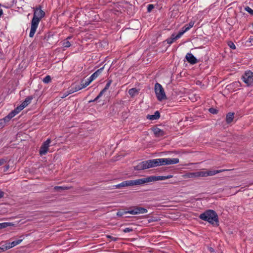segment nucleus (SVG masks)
Wrapping results in <instances>:
<instances>
[{
    "label": "nucleus",
    "mask_w": 253,
    "mask_h": 253,
    "mask_svg": "<svg viewBox=\"0 0 253 253\" xmlns=\"http://www.w3.org/2000/svg\"><path fill=\"white\" fill-rule=\"evenodd\" d=\"M172 175H168L167 176H150L148 177L138 179L136 180H126L122 183L116 185L115 186L117 188H120L123 187L142 185L146 183L156 181L158 180H164L166 179L172 178Z\"/></svg>",
    "instance_id": "1"
},
{
    "label": "nucleus",
    "mask_w": 253,
    "mask_h": 253,
    "mask_svg": "<svg viewBox=\"0 0 253 253\" xmlns=\"http://www.w3.org/2000/svg\"><path fill=\"white\" fill-rule=\"evenodd\" d=\"M44 15L45 12L40 7H36L35 9L33 17L31 21V30L29 34L30 37H33L40 20L44 17Z\"/></svg>",
    "instance_id": "2"
},
{
    "label": "nucleus",
    "mask_w": 253,
    "mask_h": 253,
    "mask_svg": "<svg viewBox=\"0 0 253 253\" xmlns=\"http://www.w3.org/2000/svg\"><path fill=\"white\" fill-rule=\"evenodd\" d=\"M199 218L204 221H208L212 225L214 224L216 225H219L218 215L213 210H208L206 211L199 215Z\"/></svg>",
    "instance_id": "3"
},
{
    "label": "nucleus",
    "mask_w": 253,
    "mask_h": 253,
    "mask_svg": "<svg viewBox=\"0 0 253 253\" xmlns=\"http://www.w3.org/2000/svg\"><path fill=\"white\" fill-rule=\"evenodd\" d=\"M154 166H160L176 164L179 163L178 158H159L153 159Z\"/></svg>",
    "instance_id": "4"
},
{
    "label": "nucleus",
    "mask_w": 253,
    "mask_h": 253,
    "mask_svg": "<svg viewBox=\"0 0 253 253\" xmlns=\"http://www.w3.org/2000/svg\"><path fill=\"white\" fill-rule=\"evenodd\" d=\"M155 167L153 159L144 161L139 163L134 169L136 170H141Z\"/></svg>",
    "instance_id": "5"
},
{
    "label": "nucleus",
    "mask_w": 253,
    "mask_h": 253,
    "mask_svg": "<svg viewBox=\"0 0 253 253\" xmlns=\"http://www.w3.org/2000/svg\"><path fill=\"white\" fill-rule=\"evenodd\" d=\"M155 91L156 96L159 101L166 99V95L164 89L162 86L159 83H156L155 85Z\"/></svg>",
    "instance_id": "6"
},
{
    "label": "nucleus",
    "mask_w": 253,
    "mask_h": 253,
    "mask_svg": "<svg viewBox=\"0 0 253 253\" xmlns=\"http://www.w3.org/2000/svg\"><path fill=\"white\" fill-rule=\"evenodd\" d=\"M242 79L247 86L253 85V72L251 71L246 72L242 76Z\"/></svg>",
    "instance_id": "7"
},
{
    "label": "nucleus",
    "mask_w": 253,
    "mask_h": 253,
    "mask_svg": "<svg viewBox=\"0 0 253 253\" xmlns=\"http://www.w3.org/2000/svg\"><path fill=\"white\" fill-rule=\"evenodd\" d=\"M50 142L51 140L48 138L42 143L39 151L41 156L44 155L47 153Z\"/></svg>",
    "instance_id": "8"
},
{
    "label": "nucleus",
    "mask_w": 253,
    "mask_h": 253,
    "mask_svg": "<svg viewBox=\"0 0 253 253\" xmlns=\"http://www.w3.org/2000/svg\"><path fill=\"white\" fill-rule=\"evenodd\" d=\"M146 209L139 207H134L132 210L128 211V212L131 214H137L147 212Z\"/></svg>",
    "instance_id": "9"
},
{
    "label": "nucleus",
    "mask_w": 253,
    "mask_h": 253,
    "mask_svg": "<svg viewBox=\"0 0 253 253\" xmlns=\"http://www.w3.org/2000/svg\"><path fill=\"white\" fill-rule=\"evenodd\" d=\"M228 170V169H220V170H208V171H203L204 176H212L217 173L221 172L224 171Z\"/></svg>",
    "instance_id": "10"
},
{
    "label": "nucleus",
    "mask_w": 253,
    "mask_h": 253,
    "mask_svg": "<svg viewBox=\"0 0 253 253\" xmlns=\"http://www.w3.org/2000/svg\"><path fill=\"white\" fill-rule=\"evenodd\" d=\"M185 58L191 64H194L197 62V59L192 53H188L186 55Z\"/></svg>",
    "instance_id": "11"
},
{
    "label": "nucleus",
    "mask_w": 253,
    "mask_h": 253,
    "mask_svg": "<svg viewBox=\"0 0 253 253\" xmlns=\"http://www.w3.org/2000/svg\"><path fill=\"white\" fill-rule=\"evenodd\" d=\"M182 36L181 34L179 32V33L177 34V35H176V36L173 34L171 35V37L170 38H169L166 41L167 42V43L170 44H171L172 43H173V42L176 40L177 39H179V38L181 37V36Z\"/></svg>",
    "instance_id": "12"
},
{
    "label": "nucleus",
    "mask_w": 253,
    "mask_h": 253,
    "mask_svg": "<svg viewBox=\"0 0 253 253\" xmlns=\"http://www.w3.org/2000/svg\"><path fill=\"white\" fill-rule=\"evenodd\" d=\"M194 21H190L188 24H186L181 29L179 32L182 35L185 32L188 31L191 28H192L194 24Z\"/></svg>",
    "instance_id": "13"
},
{
    "label": "nucleus",
    "mask_w": 253,
    "mask_h": 253,
    "mask_svg": "<svg viewBox=\"0 0 253 253\" xmlns=\"http://www.w3.org/2000/svg\"><path fill=\"white\" fill-rule=\"evenodd\" d=\"M152 130L156 137H160L165 134V132L160 128L155 127L153 128Z\"/></svg>",
    "instance_id": "14"
},
{
    "label": "nucleus",
    "mask_w": 253,
    "mask_h": 253,
    "mask_svg": "<svg viewBox=\"0 0 253 253\" xmlns=\"http://www.w3.org/2000/svg\"><path fill=\"white\" fill-rule=\"evenodd\" d=\"M160 117V114L159 111H157L155 112L154 115H148L146 117L147 119L150 120H155L159 119Z\"/></svg>",
    "instance_id": "15"
},
{
    "label": "nucleus",
    "mask_w": 253,
    "mask_h": 253,
    "mask_svg": "<svg viewBox=\"0 0 253 253\" xmlns=\"http://www.w3.org/2000/svg\"><path fill=\"white\" fill-rule=\"evenodd\" d=\"M203 171H197L195 172H191L188 174V177L189 178L192 177H203Z\"/></svg>",
    "instance_id": "16"
},
{
    "label": "nucleus",
    "mask_w": 253,
    "mask_h": 253,
    "mask_svg": "<svg viewBox=\"0 0 253 253\" xmlns=\"http://www.w3.org/2000/svg\"><path fill=\"white\" fill-rule=\"evenodd\" d=\"M33 99V97L32 96H29L25 98V100L21 103V105L24 108L27 106H28V104H29L31 103V102Z\"/></svg>",
    "instance_id": "17"
},
{
    "label": "nucleus",
    "mask_w": 253,
    "mask_h": 253,
    "mask_svg": "<svg viewBox=\"0 0 253 253\" xmlns=\"http://www.w3.org/2000/svg\"><path fill=\"white\" fill-rule=\"evenodd\" d=\"M234 118V113L230 112L226 115V121L227 124L231 123Z\"/></svg>",
    "instance_id": "18"
},
{
    "label": "nucleus",
    "mask_w": 253,
    "mask_h": 253,
    "mask_svg": "<svg viewBox=\"0 0 253 253\" xmlns=\"http://www.w3.org/2000/svg\"><path fill=\"white\" fill-rule=\"evenodd\" d=\"M138 93V91L135 88H131L128 90V93L131 97L134 96Z\"/></svg>",
    "instance_id": "19"
},
{
    "label": "nucleus",
    "mask_w": 253,
    "mask_h": 253,
    "mask_svg": "<svg viewBox=\"0 0 253 253\" xmlns=\"http://www.w3.org/2000/svg\"><path fill=\"white\" fill-rule=\"evenodd\" d=\"M92 82V81H91V80L88 78L87 79V80L86 81H85V83H84V81L82 80L81 81V88H85V87H86L87 85H88L90 83Z\"/></svg>",
    "instance_id": "20"
},
{
    "label": "nucleus",
    "mask_w": 253,
    "mask_h": 253,
    "mask_svg": "<svg viewBox=\"0 0 253 253\" xmlns=\"http://www.w3.org/2000/svg\"><path fill=\"white\" fill-rule=\"evenodd\" d=\"M13 225V224L10 222H3L0 223V229L6 228L8 226Z\"/></svg>",
    "instance_id": "21"
},
{
    "label": "nucleus",
    "mask_w": 253,
    "mask_h": 253,
    "mask_svg": "<svg viewBox=\"0 0 253 253\" xmlns=\"http://www.w3.org/2000/svg\"><path fill=\"white\" fill-rule=\"evenodd\" d=\"M54 189L55 191H59L60 190H64L69 189V188L67 187H63V186H55Z\"/></svg>",
    "instance_id": "22"
},
{
    "label": "nucleus",
    "mask_w": 253,
    "mask_h": 253,
    "mask_svg": "<svg viewBox=\"0 0 253 253\" xmlns=\"http://www.w3.org/2000/svg\"><path fill=\"white\" fill-rule=\"evenodd\" d=\"M51 78L50 76L47 75L43 79L42 81L45 84H48L51 82Z\"/></svg>",
    "instance_id": "23"
},
{
    "label": "nucleus",
    "mask_w": 253,
    "mask_h": 253,
    "mask_svg": "<svg viewBox=\"0 0 253 253\" xmlns=\"http://www.w3.org/2000/svg\"><path fill=\"white\" fill-rule=\"evenodd\" d=\"M62 45L64 47H69L71 46V43L68 40H65L63 42Z\"/></svg>",
    "instance_id": "24"
},
{
    "label": "nucleus",
    "mask_w": 253,
    "mask_h": 253,
    "mask_svg": "<svg viewBox=\"0 0 253 253\" xmlns=\"http://www.w3.org/2000/svg\"><path fill=\"white\" fill-rule=\"evenodd\" d=\"M24 109L23 107L21 105H19V106L17 107L14 110V112L18 114L19 113L21 110H22Z\"/></svg>",
    "instance_id": "25"
},
{
    "label": "nucleus",
    "mask_w": 253,
    "mask_h": 253,
    "mask_svg": "<svg viewBox=\"0 0 253 253\" xmlns=\"http://www.w3.org/2000/svg\"><path fill=\"white\" fill-rule=\"evenodd\" d=\"M0 250H1V252H4V251L7 250L6 246H5V245L3 242H2L0 243Z\"/></svg>",
    "instance_id": "26"
},
{
    "label": "nucleus",
    "mask_w": 253,
    "mask_h": 253,
    "mask_svg": "<svg viewBox=\"0 0 253 253\" xmlns=\"http://www.w3.org/2000/svg\"><path fill=\"white\" fill-rule=\"evenodd\" d=\"M209 111L212 114H216L218 112V110L213 108H210Z\"/></svg>",
    "instance_id": "27"
},
{
    "label": "nucleus",
    "mask_w": 253,
    "mask_h": 253,
    "mask_svg": "<svg viewBox=\"0 0 253 253\" xmlns=\"http://www.w3.org/2000/svg\"><path fill=\"white\" fill-rule=\"evenodd\" d=\"M228 46L232 49H236V46L234 44V43L231 42V41H229L228 42Z\"/></svg>",
    "instance_id": "28"
},
{
    "label": "nucleus",
    "mask_w": 253,
    "mask_h": 253,
    "mask_svg": "<svg viewBox=\"0 0 253 253\" xmlns=\"http://www.w3.org/2000/svg\"><path fill=\"white\" fill-rule=\"evenodd\" d=\"M245 10L249 12L250 14L253 15V10L249 6L245 7Z\"/></svg>",
    "instance_id": "29"
},
{
    "label": "nucleus",
    "mask_w": 253,
    "mask_h": 253,
    "mask_svg": "<svg viewBox=\"0 0 253 253\" xmlns=\"http://www.w3.org/2000/svg\"><path fill=\"white\" fill-rule=\"evenodd\" d=\"M128 211H118L117 213V215L118 216H122L125 214L127 213Z\"/></svg>",
    "instance_id": "30"
},
{
    "label": "nucleus",
    "mask_w": 253,
    "mask_h": 253,
    "mask_svg": "<svg viewBox=\"0 0 253 253\" xmlns=\"http://www.w3.org/2000/svg\"><path fill=\"white\" fill-rule=\"evenodd\" d=\"M112 83V80H109L107 82V83L106 84L105 87L103 88L104 89V90H107L109 87H110L111 84Z\"/></svg>",
    "instance_id": "31"
},
{
    "label": "nucleus",
    "mask_w": 253,
    "mask_h": 253,
    "mask_svg": "<svg viewBox=\"0 0 253 253\" xmlns=\"http://www.w3.org/2000/svg\"><path fill=\"white\" fill-rule=\"evenodd\" d=\"M72 87L73 88L75 92H76V91L80 90L83 88H81V85H77L75 87L73 86Z\"/></svg>",
    "instance_id": "32"
},
{
    "label": "nucleus",
    "mask_w": 253,
    "mask_h": 253,
    "mask_svg": "<svg viewBox=\"0 0 253 253\" xmlns=\"http://www.w3.org/2000/svg\"><path fill=\"white\" fill-rule=\"evenodd\" d=\"M16 114H17V113H16L14 110L12 111L8 115V117L10 118V119H12L13 117H14Z\"/></svg>",
    "instance_id": "33"
},
{
    "label": "nucleus",
    "mask_w": 253,
    "mask_h": 253,
    "mask_svg": "<svg viewBox=\"0 0 253 253\" xmlns=\"http://www.w3.org/2000/svg\"><path fill=\"white\" fill-rule=\"evenodd\" d=\"M97 77V73L96 74L95 72L91 75V76L89 78L91 81H93L94 79H95Z\"/></svg>",
    "instance_id": "34"
},
{
    "label": "nucleus",
    "mask_w": 253,
    "mask_h": 253,
    "mask_svg": "<svg viewBox=\"0 0 253 253\" xmlns=\"http://www.w3.org/2000/svg\"><path fill=\"white\" fill-rule=\"evenodd\" d=\"M154 8V6L153 4H149L147 7V11L150 12Z\"/></svg>",
    "instance_id": "35"
},
{
    "label": "nucleus",
    "mask_w": 253,
    "mask_h": 253,
    "mask_svg": "<svg viewBox=\"0 0 253 253\" xmlns=\"http://www.w3.org/2000/svg\"><path fill=\"white\" fill-rule=\"evenodd\" d=\"M104 69V67H102L99 69H98L95 73L97 75V77L102 73L103 70Z\"/></svg>",
    "instance_id": "36"
},
{
    "label": "nucleus",
    "mask_w": 253,
    "mask_h": 253,
    "mask_svg": "<svg viewBox=\"0 0 253 253\" xmlns=\"http://www.w3.org/2000/svg\"><path fill=\"white\" fill-rule=\"evenodd\" d=\"M5 125L4 121H3L2 119L0 120V129L2 128Z\"/></svg>",
    "instance_id": "37"
},
{
    "label": "nucleus",
    "mask_w": 253,
    "mask_h": 253,
    "mask_svg": "<svg viewBox=\"0 0 253 253\" xmlns=\"http://www.w3.org/2000/svg\"><path fill=\"white\" fill-rule=\"evenodd\" d=\"M23 239H24V238L17 240L16 241H14V242L16 246L20 244L21 243V242L23 241Z\"/></svg>",
    "instance_id": "38"
},
{
    "label": "nucleus",
    "mask_w": 253,
    "mask_h": 253,
    "mask_svg": "<svg viewBox=\"0 0 253 253\" xmlns=\"http://www.w3.org/2000/svg\"><path fill=\"white\" fill-rule=\"evenodd\" d=\"M3 242L5 246H6L7 250L10 249V242H8L7 241H5Z\"/></svg>",
    "instance_id": "39"
},
{
    "label": "nucleus",
    "mask_w": 253,
    "mask_h": 253,
    "mask_svg": "<svg viewBox=\"0 0 253 253\" xmlns=\"http://www.w3.org/2000/svg\"><path fill=\"white\" fill-rule=\"evenodd\" d=\"M133 231V229L132 228H126L124 230V232H125V233H127V232H131Z\"/></svg>",
    "instance_id": "40"
},
{
    "label": "nucleus",
    "mask_w": 253,
    "mask_h": 253,
    "mask_svg": "<svg viewBox=\"0 0 253 253\" xmlns=\"http://www.w3.org/2000/svg\"><path fill=\"white\" fill-rule=\"evenodd\" d=\"M3 121H4L5 123L6 124L7 122H9L10 120V118L8 117V116H6L5 117L2 119Z\"/></svg>",
    "instance_id": "41"
},
{
    "label": "nucleus",
    "mask_w": 253,
    "mask_h": 253,
    "mask_svg": "<svg viewBox=\"0 0 253 253\" xmlns=\"http://www.w3.org/2000/svg\"><path fill=\"white\" fill-rule=\"evenodd\" d=\"M6 161L4 159H0V166H1L4 164L6 163Z\"/></svg>",
    "instance_id": "42"
},
{
    "label": "nucleus",
    "mask_w": 253,
    "mask_h": 253,
    "mask_svg": "<svg viewBox=\"0 0 253 253\" xmlns=\"http://www.w3.org/2000/svg\"><path fill=\"white\" fill-rule=\"evenodd\" d=\"M67 92L69 94V95L75 92L74 89L72 87L69 90H68Z\"/></svg>",
    "instance_id": "43"
},
{
    "label": "nucleus",
    "mask_w": 253,
    "mask_h": 253,
    "mask_svg": "<svg viewBox=\"0 0 253 253\" xmlns=\"http://www.w3.org/2000/svg\"><path fill=\"white\" fill-rule=\"evenodd\" d=\"M107 237L108 238H110L112 241H116L118 239L117 238L112 237L110 235H107Z\"/></svg>",
    "instance_id": "44"
},
{
    "label": "nucleus",
    "mask_w": 253,
    "mask_h": 253,
    "mask_svg": "<svg viewBox=\"0 0 253 253\" xmlns=\"http://www.w3.org/2000/svg\"><path fill=\"white\" fill-rule=\"evenodd\" d=\"M100 97V96L97 95L94 99L90 100L89 101V102H95V101H97Z\"/></svg>",
    "instance_id": "45"
},
{
    "label": "nucleus",
    "mask_w": 253,
    "mask_h": 253,
    "mask_svg": "<svg viewBox=\"0 0 253 253\" xmlns=\"http://www.w3.org/2000/svg\"><path fill=\"white\" fill-rule=\"evenodd\" d=\"M106 91V90H104V89H103L99 93L98 95L99 96L101 97V96L103 95V94Z\"/></svg>",
    "instance_id": "46"
},
{
    "label": "nucleus",
    "mask_w": 253,
    "mask_h": 253,
    "mask_svg": "<svg viewBox=\"0 0 253 253\" xmlns=\"http://www.w3.org/2000/svg\"><path fill=\"white\" fill-rule=\"evenodd\" d=\"M10 249L16 246V245L14 241L12 242H10Z\"/></svg>",
    "instance_id": "47"
},
{
    "label": "nucleus",
    "mask_w": 253,
    "mask_h": 253,
    "mask_svg": "<svg viewBox=\"0 0 253 253\" xmlns=\"http://www.w3.org/2000/svg\"><path fill=\"white\" fill-rule=\"evenodd\" d=\"M69 95V94L67 93V92H66L63 94V95L61 97L62 98H64L67 96Z\"/></svg>",
    "instance_id": "48"
},
{
    "label": "nucleus",
    "mask_w": 253,
    "mask_h": 253,
    "mask_svg": "<svg viewBox=\"0 0 253 253\" xmlns=\"http://www.w3.org/2000/svg\"><path fill=\"white\" fill-rule=\"evenodd\" d=\"M208 250L211 253H213L214 252V249L212 247H208Z\"/></svg>",
    "instance_id": "49"
},
{
    "label": "nucleus",
    "mask_w": 253,
    "mask_h": 253,
    "mask_svg": "<svg viewBox=\"0 0 253 253\" xmlns=\"http://www.w3.org/2000/svg\"><path fill=\"white\" fill-rule=\"evenodd\" d=\"M4 196V192L0 190V199L2 198Z\"/></svg>",
    "instance_id": "50"
},
{
    "label": "nucleus",
    "mask_w": 253,
    "mask_h": 253,
    "mask_svg": "<svg viewBox=\"0 0 253 253\" xmlns=\"http://www.w3.org/2000/svg\"><path fill=\"white\" fill-rule=\"evenodd\" d=\"M9 168V165H7V166H5L4 167L3 171H4V172L6 171Z\"/></svg>",
    "instance_id": "51"
},
{
    "label": "nucleus",
    "mask_w": 253,
    "mask_h": 253,
    "mask_svg": "<svg viewBox=\"0 0 253 253\" xmlns=\"http://www.w3.org/2000/svg\"><path fill=\"white\" fill-rule=\"evenodd\" d=\"M3 14V11H2V9H0V17H1V16Z\"/></svg>",
    "instance_id": "52"
},
{
    "label": "nucleus",
    "mask_w": 253,
    "mask_h": 253,
    "mask_svg": "<svg viewBox=\"0 0 253 253\" xmlns=\"http://www.w3.org/2000/svg\"><path fill=\"white\" fill-rule=\"evenodd\" d=\"M71 38V37H68L66 40H68L69 39H70Z\"/></svg>",
    "instance_id": "53"
},
{
    "label": "nucleus",
    "mask_w": 253,
    "mask_h": 253,
    "mask_svg": "<svg viewBox=\"0 0 253 253\" xmlns=\"http://www.w3.org/2000/svg\"><path fill=\"white\" fill-rule=\"evenodd\" d=\"M2 56V53L0 52V58H1Z\"/></svg>",
    "instance_id": "54"
}]
</instances>
